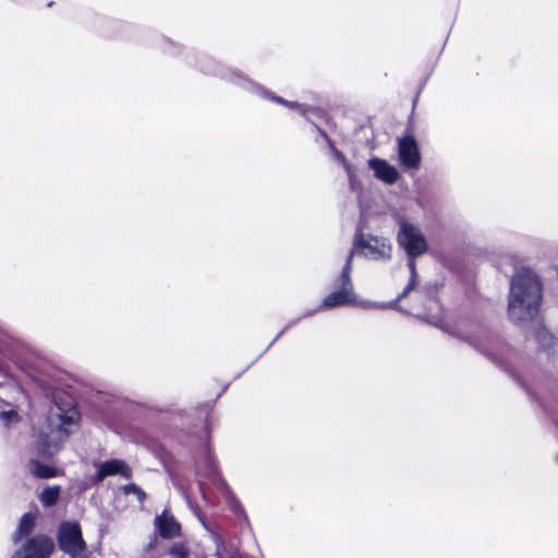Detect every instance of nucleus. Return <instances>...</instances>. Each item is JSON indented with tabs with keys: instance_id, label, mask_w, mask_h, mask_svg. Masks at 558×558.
Segmentation results:
<instances>
[{
	"instance_id": "f257e3e1",
	"label": "nucleus",
	"mask_w": 558,
	"mask_h": 558,
	"mask_svg": "<svg viewBox=\"0 0 558 558\" xmlns=\"http://www.w3.org/2000/svg\"><path fill=\"white\" fill-rule=\"evenodd\" d=\"M542 289L531 269H520L513 276L508 301L509 317L514 322L532 320L538 313Z\"/></svg>"
},
{
	"instance_id": "f03ea898",
	"label": "nucleus",
	"mask_w": 558,
	"mask_h": 558,
	"mask_svg": "<svg viewBox=\"0 0 558 558\" xmlns=\"http://www.w3.org/2000/svg\"><path fill=\"white\" fill-rule=\"evenodd\" d=\"M78 412L71 398L66 397L64 402L56 400L47 421V426L39 433L38 451L43 456L57 453L63 440L73 432L77 425Z\"/></svg>"
},
{
	"instance_id": "7ed1b4c3",
	"label": "nucleus",
	"mask_w": 558,
	"mask_h": 558,
	"mask_svg": "<svg viewBox=\"0 0 558 558\" xmlns=\"http://www.w3.org/2000/svg\"><path fill=\"white\" fill-rule=\"evenodd\" d=\"M58 544L62 551L72 558L88 557L85 554L86 544L83 539L82 531L76 522H62L58 531Z\"/></svg>"
},
{
	"instance_id": "20e7f679",
	"label": "nucleus",
	"mask_w": 558,
	"mask_h": 558,
	"mask_svg": "<svg viewBox=\"0 0 558 558\" xmlns=\"http://www.w3.org/2000/svg\"><path fill=\"white\" fill-rule=\"evenodd\" d=\"M351 252H359L372 259H388L391 256V245L385 238L356 232Z\"/></svg>"
},
{
	"instance_id": "39448f33",
	"label": "nucleus",
	"mask_w": 558,
	"mask_h": 558,
	"mask_svg": "<svg viewBox=\"0 0 558 558\" xmlns=\"http://www.w3.org/2000/svg\"><path fill=\"white\" fill-rule=\"evenodd\" d=\"M397 240L411 257L423 255L427 251V242L422 231L414 225L400 220Z\"/></svg>"
},
{
	"instance_id": "423d86ee",
	"label": "nucleus",
	"mask_w": 558,
	"mask_h": 558,
	"mask_svg": "<svg viewBox=\"0 0 558 558\" xmlns=\"http://www.w3.org/2000/svg\"><path fill=\"white\" fill-rule=\"evenodd\" d=\"M353 252L349 253L347 263L341 274V288L339 291L328 294L322 303L324 307H336L356 302V296L353 291V283L351 281Z\"/></svg>"
},
{
	"instance_id": "0eeeda50",
	"label": "nucleus",
	"mask_w": 558,
	"mask_h": 558,
	"mask_svg": "<svg viewBox=\"0 0 558 558\" xmlns=\"http://www.w3.org/2000/svg\"><path fill=\"white\" fill-rule=\"evenodd\" d=\"M53 547L51 538L38 535L28 539L21 549L15 551L12 558H49Z\"/></svg>"
},
{
	"instance_id": "6e6552de",
	"label": "nucleus",
	"mask_w": 558,
	"mask_h": 558,
	"mask_svg": "<svg viewBox=\"0 0 558 558\" xmlns=\"http://www.w3.org/2000/svg\"><path fill=\"white\" fill-rule=\"evenodd\" d=\"M398 153L401 165L407 169H417L421 162L417 144L412 136L398 140Z\"/></svg>"
},
{
	"instance_id": "1a4fd4ad",
	"label": "nucleus",
	"mask_w": 558,
	"mask_h": 558,
	"mask_svg": "<svg viewBox=\"0 0 558 558\" xmlns=\"http://www.w3.org/2000/svg\"><path fill=\"white\" fill-rule=\"evenodd\" d=\"M368 167L374 171V175L378 180L387 184H393L399 178L397 169L384 159L376 157L371 158L368 160Z\"/></svg>"
},
{
	"instance_id": "9d476101",
	"label": "nucleus",
	"mask_w": 558,
	"mask_h": 558,
	"mask_svg": "<svg viewBox=\"0 0 558 558\" xmlns=\"http://www.w3.org/2000/svg\"><path fill=\"white\" fill-rule=\"evenodd\" d=\"M122 475L125 478L131 477V470L126 463L119 459H112L99 464L96 480L102 481L107 476Z\"/></svg>"
},
{
	"instance_id": "9b49d317",
	"label": "nucleus",
	"mask_w": 558,
	"mask_h": 558,
	"mask_svg": "<svg viewBox=\"0 0 558 558\" xmlns=\"http://www.w3.org/2000/svg\"><path fill=\"white\" fill-rule=\"evenodd\" d=\"M155 526L163 538H172L180 532V525L168 511L155 518Z\"/></svg>"
},
{
	"instance_id": "f8f14e48",
	"label": "nucleus",
	"mask_w": 558,
	"mask_h": 558,
	"mask_svg": "<svg viewBox=\"0 0 558 558\" xmlns=\"http://www.w3.org/2000/svg\"><path fill=\"white\" fill-rule=\"evenodd\" d=\"M35 524V517L31 513H25L17 526V530L14 534V541L17 542L21 537L29 534Z\"/></svg>"
},
{
	"instance_id": "ddd939ff",
	"label": "nucleus",
	"mask_w": 558,
	"mask_h": 558,
	"mask_svg": "<svg viewBox=\"0 0 558 558\" xmlns=\"http://www.w3.org/2000/svg\"><path fill=\"white\" fill-rule=\"evenodd\" d=\"M31 473L39 478H50L56 476V472L52 468L45 465L36 460L31 461L29 464Z\"/></svg>"
},
{
	"instance_id": "4468645a",
	"label": "nucleus",
	"mask_w": 558,
	"mask_h": 558,
	"mask_svg": "<svg viewBox=\"0 0 558 558\" xmlns=\"http://www.w3.org/2000/svg\"><path fill=\"white\" fill-rule=\"evenodd\" d=\"M59 494H60L59 486H50V487L45 488L40 493L39 500L44 506L50 507L57 502V500L59 498Z\"/></svg>"
},
{
	"instance_id": "2eb2a0df",
	"label": "nucleus",
	"mask_w": 558,
	"mask_h": 558,
	"mask_svg": "<svg viewBox=\"0 0 558 558\" xmlns=\"http://www.w3.org/2000/svg\"><path fill=\"white\" fill-rule=\"evenodd\" d=\"M409 267L411 269V279L408 283V286L405 287L403 293L396 300V301H392L388 304H380L379 306L380 307H393L396 305V303L403 296H405L415 286V277H416V270H415V262L413 259L410 260L409 263Z\"/></svg>"
},
{
	"instance_id": "dca6fc26",
	"label": "nucleus",
	"mask_w": 558,
	"mask_h": 558,
	"mask_svg": "<svg viewBox=\"0 0 558 558\" xmlns=\"http://www.w3.org/2000/svg\"><path fill=\"white\" fill-rule=\"evenodd\" d=\"M125 494H133L137 497L138 501L143 502L146 498V494L136 484H128L123 487Z\"/></svg>"
},
{
	"instance_id": "f3484780",
	"label": "nucleus",
	"mask_w": 558,
	"mask_h": 558,
	"mask_svg": "<svg viewBox=\"0 0 558 558\" xmlns=\"http://www.w3.org/2000/svg\"><path fill=\"white\" fill-rule=\"evenodd\" d=\"M169 555L171 558H187L189 551L183 544H174L169 549Z\"/></svg>"
},
{
	"instance_id": "a211bd4d",
	"label": "nucleus",
	"mask_w": 558,
	"mask_h": 558,
	"mask_svg": "<svg viewBox=\"0 0 558 558\" xmlns=\"http://www.w3.org/2000/svg\"><path fill=\"white\" fill-rule=\"evenodd\" d=\"M333 155L343 165V167L345 169V172L349 175L350 182H351V184H353V170H352V167L348 163V161L345 160L344 156L340 151L333 149Z\"/></svg>"
},
{
	"instance_id": "6ab92c4d",
	"label": "nucleus",
	"mask_w": 558,
	"mask_h": 558,
	"mask_svg": "<svg viewBox=\"0 0 558 558\" xmlns=\"http://www.w3.org/2000/svg\"><path fill=\"white\" fill-rule=\"evenodd\" d=\"M1 418L5 422V423H9L12 418H16V413L14 411H3L1 412Z\"/></svg>"
},
{
	"instance_id": "aec40b11",
	"label": "nucleus",
	"mask_w": 558,
	"mask_h": 558,
	"mask_svg": "<svg viewBox=\"0 0 558 558\" xmlns=\"http://www.w3.org/2000/svg\"><path fill=\"white\" fill-rule=\"evenodd\" d=\"M277 101L279 102H282V104H286L287 106L291 107V108H298L302 113H304V109L301 105L299 104H294V102H286L283 101L281 98H277Z\"/></svg>"
},
{
	"instance_id": "412c9836",
	"label": "nucleus",
	"mask_w": 558,
	"mask_h": 558,
	"mask_svg": "<svg viewBox=\"0 0 558 558\" xmlns=\"http://www.w3.org/2000/svg\"><path fill=\"white\" fill-rule=\"evenodd\" d=\"M369 305H371V303H368V302H363V303H362V306H365V307H366V306H369Z\"/></svg>"
}]
</instances>
